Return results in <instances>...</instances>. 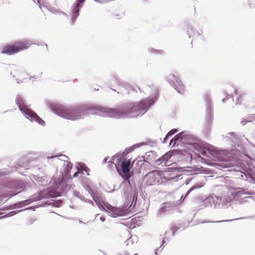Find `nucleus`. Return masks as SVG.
<instances>
[{
  "instance_id": "2",
  "label": "nucleus",
  "mask_w": 255,
  "mask_h": 255,
  "mask_svg": "<svg viewBox=\"0 0 255 255\" xmlns=\"http://www.w3.org/2000/svg\"><path fill=\"white\" fill-rule=\"evenodd\" d=\"M31 45V43L30 41L18 40L13 43L4 45L2 48L1 53L8 55H14L27 49Z\"/></svg>"
},
{
  "instance_id": "9",
  "label": "nucleus",
  "mask_w": 255,
  "mask_h": 255,
  "mask_svg": "<svg viewBox=\"0 0 255 255\" xmlns=\"http://www.w3.org/2000/svg\"><path fill=\"white\" fill-rule=\"evenodd\" d=\"M204 186V184H198V185H195L194 186H193L192 187H191L189 190L188 191L186 192L185 195V197L184 198H185L194 189H199V188H200L201 187H202L203 186Z\"/></svg>"
},
{
  "instance_id": "12",
  "label": "nucleus",
  "mask_w": 255,
  "mask_h": 255,
  "mask_svg": "<svg viewBox=\"0 0 255 255\" xmlns=\"http://www.w3.org/2000/svg\"><path fill=\"white\" fill-rule=\"evenodd\" d=\"M108 209L110 210H111L112 212H113L114 215H119V211L117 209H116L115 207L110 206V207L108 208Z\"/></svg>"
},
{
  "instance_id": "4",
  "label": "nucleus",
  "mask_w": 255,
  "mask_h": 255,
  "mask_svg": "<svg viewBox=\"0 0 255 255\" xmlns=\"http://www.w3.org/2000/svg\"><path fill=\"white\" fill-rule=\"evenodd\" d=\"M15 103L18 106L19 110L26 115L27 116V118H29L31 122L35 121L41 125H44L45 122L36 113L24 106L22 98L17 97L15 100Z\"/></svg>"
},
{
  "instance_id": "1",
  "label": "nucleus",
  "mask_w": 255,
  "mask_h": 255,
  "mask_svg": "<svg viewBox=\"0 0 255 255\" xmlns=\"http://www.w3.org/2000/svg\"><path fill=\"white\" fill-rule=\"evenodd\" d=\"M154 102L155 100L153 98L145 99L139 103H134L131 107H128L123 111L120 109H108L106 110V116L112 118L136 117L144 113Z\"/></svg>"
},
{
  "instance_id": "17",
  "label": "nucleus",
  "mask_w": 255,
  "mask_h": 255,
  "mask_svg": "<svg viewBox=\"0 0 255 255\" xmlns=\"http://www.w3.org/2000/svg\"><path fill=\"white\" fill-rule=\"evenodd\" d=\"M15 194H11V195H10L9 196L10 197H12Z\"/></svg>"
},
{
  "instance_id": "16",
  "label": "nucleus",
  "mask_w": 255,
  "mask_h": 255,
  "mask_svg": "<svg viewBox=\"0 0 255 255\" xmlns=\"http://www.w3.org/2000/svg\"><path fill=\"white\" fill-rule=\"evenodd\" d=\"M168 138H166V136L164 138V140H163V142H165L166 141V139H167Z\"/></svg>"
},
{
  "instance_id": "3",
  "label": "nucleus",
  "mask_w": 255,
  "mask_h": 255,
  "mask_svg": "<svg viewBox=\"0 0 255 255\" xmlns=\"http://www.w3.org/2000/svg\"><path fill=\"white\" fill-rule=\"evenodd\" d=\"M86 111V110L82 107L62 108L59 110V115L64 118L74 121L82 118Z\"/></svg>"
},
{
  "instance_id": "11",
  "label": "nucleus",
  "mask_w": 255,
  "mask_h": 255,
  "mask_svg": "<svg viewBox=\"0 0 255 255\" xmlns=\"http://www.w3.org/2000/svg\"><path fill=\"white\" fill-rule=\"evenodd\" d=\"M246 97V94L243 93V94L240 95L237 98L236 104H242L243 100Z\"/></svg>"
},
{
  "instance_id": "7",
  "label": "nucleus",
  "mask_w": 255,
  "mask_h": 255,
  "mask_svg": "<svg viewBox=\"0 0 255 255\" xmlns=\"http://www.w3.org/2000/svg\"><path fill=\"white\" fill-rule=\"evenodd\" d=\"M85 0H77L72 12L73 18L75 19L79 15V7L82 6Z\"/></svg>"
},
{
  "instance_id": "8",
  "label": "nucleus",
  "mask_w": 255,
  "mask_h": 255,
  "mask_svg": "<svg viewBox=\"0 0 255 255\" xmlns=\"http://www.w3.org/2000/svg\"><path fill=\"white\" fill-rule=\"evenodd\" d=\"M255 121V114L249 115L246 119H243L241 122L242 126H245L249 123Z\"/></svg>"
},
{
  "instance_id": "13",
  "label": "nucleus",
  "mask_w": 255,
  "mask_h": 255,
  "mask_svg": "<svg viewBox=\"0 0 255 255\" xmlns=\"http://www.w3.org/2000/svg\"><path fill=\"white\" fill-rule=\"evenodd\" d=\"M177 131V130L176 129H171L166 134V138H168L169 136H170L174 134Z\"/></svg>"
},
{
  "instance_id": "15",
  "label": "nucleus",
  "mask_w": 255,
  "mask_h": 255,
  "mask_svg": "<svg viewBox=\"0 0 255 255\" xmlns=\"http://www.w3.org/2000/svg\"><path fill=\"white\" fill-rule=\"evenodd\" d=\"M100 220H101L102 221H103V222L105 221V218H104V217H101V218H100Z\"/></svg>"
},
{
  "instance_id": "14",
  "label": "nucleus",
  "mask_w": 255,
  "mask_h": 255,
  "mask_svg": "<svg viewBox=\"0 0 255 255\" xmlns=\"http://www.w3.org/2000/svg\"><path fill=\"white\" fill-rule=\"evenodd\" d=\"M78 174H79V172H75V173L74 174L73 176H74V177H76V176H78Z\"/></svg>"
},
{
  "instance_id": "10",
  "label": "nucleus",
  "mask_w": 255,
  "mask_h": 255,
  "mask_svg": "<svg viewBox=\"0 0 255 255\" xmlns=\"http://www.w3.org/2000/svg\"><path fill=\"white\" fill-rule=\"evenodd\" d=\"M183 132H180L176 134L173 139H172L170 142V144H171L173 142V145L176 143V142L179 139H182L183 138L182 136Z\"/></svg>"
},
{
  "instance_id": "6",
  "label": "nucleus",
  "mask_w": 255,
  "mask_h": 255,
  "mask_svg": "<svg viewBox=\"0 0 255 255\" xmlns=\"http://www.w3.org/2000/svg\"><path fill=\"white\" fill-rule=\"evenodd\" d=\"M161 175L157 171H153L147 175L146 183L149 185H158L160 184Z\"/></svg>"
},
{
  "instance_id": "5",
  "label": "nucleus",
  "mask_w": 255,
  "mask_h": 255,
  "mask_svg": "<svg viewBox=\"0 0 255 255\" xmlns=\"http://www.w3.org/2000/svg\"><path fill=\"white\" fill-rule=\"evenodd\" d=\"M132 164H131L130 160L125 159L121 164V169H120L118 167H117L118 173L125 180L128 181L129 184L130 183L129 179L131 176L130 173V169L132 168Z\"/></svg>"
}]
</instances>
